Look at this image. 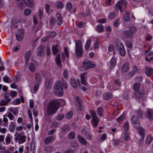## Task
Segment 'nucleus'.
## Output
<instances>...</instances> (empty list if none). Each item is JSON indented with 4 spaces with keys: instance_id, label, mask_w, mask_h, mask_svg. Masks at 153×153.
Returning a JSON list of instances; mask_svg holds the SVG:
<instances>
[{
    "instance_id": "dca6fc26",
    "label": "nucleus",
    "mask_w": 153,
    "mask_h": 153,
    "mask_svg": "<svg viewBox=\"0 0 153 153\" xmlns=\"http://www.w3.org/2000/svg\"><path fill=\"white\" fill-rule=\"evenodd\" d=\"M103 97L105 100H108L112 98L113 96L111 93L106 92L103 94Z\"/></svg>"
},
{
    "instance_id": "de8ad7c7",
    "label": "nucleus",
    "mask_w": 153,
    "mask_h": 153,
    "mask_svg": "<svg viewBox=\"0 0 153 153\" xmlns=\"http://www.w3.org/2000/svg\"><path fill=\"white\" fill-rule=\"evenodd\" d=\"M73 112L72 111H70L68 112L66 115V117L70 119L73 116Z\"/></svg>"
},
{
    "instance_id": "e2e57ef3",
    "label": "nucleus",
    "mask_w": 153,
    "mask_h": 153,
    "mask_svg": "<svg viewBox=\"0 0 153 153\" xmlns=\"http://www.w3.org/2000/svg\"><path fill=\"white\" fill-rule=\"evenodd\" d=\"M100 42L98 41L97 39H96L95 40V44L94 45V47L95 48H97L98 49L99 48V44Z\"/></svg>"
},
{
    "instance_id": "c756f323",
    "label": "nucleus",
    "mask_w": 153,
    "mask_h": 153,
    "mask_svg": "<svg viewBox=\"0 0 153 153\" xmlns=\"http://www.w3.org/2000/svg\"><path fill=\"white\" fill-rule=\"evenodd\" d=\"M55 7L58 8L62 9L63 6V4L61 1H57L55 3Z\"/></svg>"
},
{
    "instance_id": "a878e982",
    "label": "nucleus",
    "mask_w": 153,
    "mask_h": 153,
    "mask_svg": "<svg viewBox=\"0 0 153 153\" xmlns=\"http://www.w3.org/2000/svg\"><path fill=\"white\" fill-rule=\"evenodd\" d=\"M137 129L139 130V133L142 136V139L143 140L144 137V129L141 127L140 126L139 128Z\"/></svg>"
},
{
    "instance_id": "0e129e2a",
    "label": "nucleus",
    "mask_w": 153,
    "mask_h": 153,
    "mask_svg": "<svg viewBox=\"0 0 153 153\" xmlns=\"http://www.w3.org/2000/svg\"><path fill=\"white\" fill-rule=\"evenodd\" d=\"M115 14L114 13H111L109 14L108 18L110 19H112L115 17Z\"/></svg>"
},
{
    "instance_id": "a211bd4d",
    "label": "nucleus",
    "mask_w": 153,
    "mask_h": 153,
    "mask_svg": "<svg viewBox=\"0 0 153 153\" xmlns=\"http://www.w3.org/2000/svg\"><path fill=\"white\" fill-rule=\"evenodd\" d=\"M57 18V22L58 25H61L62 22V19L61 15L59 13H57L56 16Z\"/></svg>"
},
{
    "instance_id": "9d476101",
    "label": "nucleus",
    "mask_w": 153,
    "mask_h": 153,
    "mask_svg": "<svg viewBox=\"0 0 153 153\" xmlns=\"http://www.w3.org/2000/svg\"><path fill=\"white\" fill-rule=\"evenodd\" d=\"M58 47L59 45H58L53 46L52 47V50L53 54L55 55L56 54V57H60V54L59 53Z\"/></svg>"
},
{
    "instance_id": "7ed1b4c3",
    "label": "nucleus",
    "mask_w": 153,
    "mask_h": 153,
    "mask_svg": "<svg viewBox=\"0 0 153 153\" xmlns=\"http://www.w3.org/2000/svg\"><path fill=\"white\" fill-rule=\"evenodd\" d=\"M62 84L60 82H57L55 85L54 91L55 94L57 96L60 97L63 95V88L62 85Z\"/></svg>"
},
{
    "instance_id": "c03bdc74",
    "label": "nucleus",
    "mask_w": 153,
    "mask_h": 153,
    "mask_svg": "<svg viewBox=\"0 0 153 153\" xmlns=\"http://www.w3.org/2000/svg\"><path fill=\"white\" fill-rule=\"evenodd\" d=\"M129 126V124L128 122V121L126 122L124 124V129L126 131H127L128 130Z\"/></svg>"
},
{
    "instance_id": "5fc2aeb1",
    "label": "nucleus",
    "mask_w": 153,
    "mask_h": 153,
    "mask_svg": "<svg viewBox=\"0 0 153 153\" xmlns=\"http://www.w3.org/2000/svg\"><path fill=\"white\" fill-rule=\"evenodd\" d=\"M129 138V136L128 133L126 131L125 132V135L124 137V138L126 141L128 140Z\"/></svg>"
},
{
    "instance_id": "7c9ffc66",
    "label": "nucleus",
    "mask_w": 153,
    "mask_h": 153,
    "mask_svg": "<svg viewBox=\"0 0 153 153\" xmlns=\"http://www.w3.org/2000/svg\"><path fill=\"white\" fill-rule=\"evenodd\" d=\"M92 121L93 126L94 127H96L99 122V119L98 118L93 119Z\"/></svg>"
},
{
    "instance_id": "4d7b16f0",
    "label": "nucleus",
    "mask_w": 153,
    "mask_h": 153,
    "mask_svg": "<svg viewBox=\"0 0 153 153\" xmlns=\"http://www.w3.org/2000/svg\"><path fill=\"white\" fill-rule=\"evenodd\" d=\"M32 53L30 51H27L25 54V57H29L31 56Z\"/></svg>"
},
{
    "instance_id": "49530a36",
    "label": "nucleus",
    "mask_w": 153,
    "mask_h": 153,
    "mask_svg": "<svg viewBox=\"0 0 153 153\" xmlns=\"http://www.w3.org/2000/svg\"><path fill=\"white\" fill-rule=\"evenodd\" d=\"M117 60L116 58H112L111 60L110 63L111 65L115 66Z\"/></svg>"
},
{
    "instance_id": "69168bd1",
    "label": "nucleus",
    "mask_w": 153,
    "mask_h": 153,
    "mask_svg": "<svg viewBox=\"0 0 153 153\" xmlns=\"http://www.w3.org/2000/svg\"><path fill=\"white\" fill-rule=\"evenodd\" d=\"M63 83H62L63 86V87L65 89H67L68 88V85L67 82L65 81H64V79H63Z\"/></svg>"
},
{
    "instance_id": "393cba45",
    "label": "nucleus",
    "mask_w": 153,
    "mask_h": 153,
    "mask_svg": "<svg viewBox=\"0 0 153 153\" xmlns=\"http://www.w3.org/2000/svg\"><path fill=\"white\" fill-rule=\"evenodd\" d=\"M78 138L80 143L84 144V145H86V144L87 141L80 135H78Z\"/></svg>"
},
{
    "instance_id": "b1692460",
    "label": "nucleus",
    "mask_w": 153,
    "mask_h": 153,
    "mask_svg": "<svg viewBox=\"0 0 153 153\" xmlns=\"http://www.w3.org/2000/svg\"><path fill=\"white\" fill-rule=\"evenodd\" d=\"M64 51V52L62 53L61 54L62 57H65V56L67 57H68L69 55L67 48L66 47H65Z\"/></svg>"
},
{
    "instance_id": "bb28decb",
    "label": "nucleus",
    "mask_w": 153,
    "mask_h": 153,
    "mask_svg": "<svg viewBox=\"0 0 153 153\" xmlns=\"http://www.w3.org/2000/svg\"><path fill=\"white\" fill-rule=\"evenodd\" d=\"M125 13L124 14V19L125 21L128 22L130 19V17L129 15V12L128 11L125 10Z\"/></svg>"
},
{
    "instance_id": "9b49d317",
    "label": "nucleus",
    "mask_w": 153,
    "mask_h": 153,
    "mask_svg": "<svg viewBox=\"0 0 153 153\" xmlns=\"http://www.w3.org/2000/svg\"><path fill=\"white\" fill-rule=\"evenodd\" d=\"M145 116L147 118H148L151 121L153 120V111L150 109H148L145 114Z\"/></svg>"
},
{
    "instance_id": "052dcab7",
    "label": "nucleus",
    "mask_w": 153,
    "mask_h": 153,
    "mask_svg": "<svg viewBox=\"0 0 153 153\" xmlns=\"http://www.w3.org/2000/svg\"><path fill=\"white\" fill-rule=\"evenodd\" d=\"M113 145L114 146H116L119 145L120 143V141L119 140H113Z\"/></svg>"
},
{
    "instance_id": "5701e85b",
    "label": "nucleus",
    "mask_w": 153,
    "mask_h": 153,
    "mask_svg": "<svg viewBox=\"0 0 153 153\" xmlns=\"http://www.w3.org/2000/svg\"><path fill=\"white\" fill-rule=\"evenodd\" d=\"M25 4L28 7H32L33 5L32 0H24Z\"/></svg>"
},
{
    "instance_id": "ea45409f",
    "label": "nucleus",
    "mask_w": 153,
    "mask_h": 153,
    "mask_svg": "<svg viewBox=\"0 0 153 153\" xmlns=\"http://www.w3.org/2000/svg\"><path fill=\"white\" fill-rule=\"evenodd\" d=\"M29 69L32 72H34L35 67L34 64L32 62L30 63L29 65Z\"/></svg>"
},
{
    "instance_id": "4be33fe9",
    "label": "nucleus",
    "mask_w": 153,
    "mask_h": 153,
    "mask_svg": "<svg viewBox=\"0 0 153 153\" xmlns=\"http://www.w3.org/2000/svg\"><path fill=\"white\" fill-rule=\"evenodd\" d=\"M138 72V69L136 66H134L133 67V70L128 73V75L130 77H132L134 75L135 73Z\"/></svg>"
},
{
    "instance_id": "2eb2a0df",
    "label": "nucleus",
    "mask_w": 153,
    "mask_h": 153,
    "mask_svg": "<svg viewBox=\"0 0 153 153\" xmlns=\"http://www.w3.org/2000/svg\"><path fill=\"white\" fill-rule=\"evenodd\" d=\"M71 85L74 88L76 89L78 86V84L76 81L73 78H71L70 79Z\"/></svg>"
},
{
    "instance_id": "bf43d9fd",
    "label": "nucleus",
    "mask_w": 153,
    "mask_h": 153,
    "mask_svg": "<svg viewBox=\"0 0 153 153\" xmlns=\"http://www.w3.org/2000/svg\"><path fill=\"white\" fill-rule=\"evenodd\" d=\"M63 76L65 79L68 78V71L67 70L64 71L63 73Z\"/></svg>"
},
{
    "instance_id": "3c124183",
    "label": "nucleus",
    "mask_w": 153,
    "mask_h": 153,
    "mask_svg": "<svg viewBox=\"0 0 153 153\" xmlns=\"http://www.w3.org/2000/svg\"><path fill=\"white\" fill-rule=\"evenodd\" d=\"M72 7V4L70 2H68L66 6V8L67 10H70Z\"/></svg>"
},
{
    "instance_id": "680f3d73",
    "label": "nucleus",
    "mask_w": 153,
    "mask_h": 153,
    "mask_svg": "<svg viewBox=\"0 0 153 153\" xmlns=\"http://www.w3.org/2000/svg\"><path fill=\"white\" fill-rule=\"evenodd\" d=\"M123 97L125 99H128L129 97V94L127 92H125L123 94Z\"/></svg>"
},
{
    "instance_id": "774afa93",
    "label": "nucleus",
    "mask_w": 153,
    "mask_h": 153,
    "mask_svg": "<svg viewBox=\"0 0 153 153\" xmlns=\"http://www.w3.org/2000/svg\"><path fill=\"white\" fill-rule=\"evenodd\" d=\"M3 81L6 82H8L9 81V78L6 75L4 76L3 78Z\"/></svg>"
},
{
    "instance_id": "a18cd8bd",
    "label": "nucleus",
    "mask_w": 153,
    "mask_h": 153,
    "mask_svg": "<svg viewBox=\"0 0 153 153\" xmlns=\"http://www.w3.org/2000/svg\"><path fill=\"white\" fill-rule=\"evenodd\" d=\"M83 134L85 135L86 138L89 140H90L91 139L92 137L91 135L88 134L87 132H85Z\"/></svg>"
},
{
    "instance_id": "f03ea898",
    "label": "nucleus",
    "mask_w": 153,
    "mask_h": 153,
    "mask_svg": "<svg viewBox=\"0 0 153 153\" xmlns=\"http://www.w3.org/2000/svg\"><path fill=\"white\" fill-rule=\"evenodd\" d=\"M127 6V2L125 0L119 1L114 7L115 10L119 9L120 12H123Z\"/></svg>"
},
{
    "instance_id": "13d9d810",
    "label": "nucleus",
    "mask_w": 153,
    "mask_h": 153,
    "mask_svg": "<svg viewBox=\"0 0 153 153\" xmlns=\"http://www.w3.org/2000/svg\"><path fill=\"white\" fill-rule=\"evenodd\" d=\"M130 31H131L133 34V33H135L136 31V27L134 26H132L130 27Z\"/></svg>"
},
{
    "instance_id": "f3484780",
    "label": "nucleus",
    "mask_w": 153,
    "mask_h": 153,
    "mask_svg": "<svg viewBox=\"0 0 153 153\" xmlns=\"http://www.w3.org/2000/svg\"><path fill=\"white\" fill-rule=\"evenodd\" d=\"M144 93L143 90H140L139 92H135L134 96L137 98H140L144 95Z\"/></svg>"
},
{
    "instance_id": "8fccbe9b",
    "label": "nucleus",
    "mask_w": 153,
    "mask_h": 153,
    "mask_svg": "<svg viewBox=\"0 0 153 153\" xmlns=\"http://www.w3.org/2000/svg\"><path fill=\"white\" fill-rule=\"evenodd\" d=\"M50 6L48 4H47L45 5V9L48 13H51V11H52V10L50 9Z\"/></svg>"
},
{
    "instance_id": "09e8293b",
    "label": "nucleus",
    "mask_w": 153,
    "mask_h": 153,
    "mask_svg": "<svg viewBox=\"0 0 153 153\" xmlns=\"http://www.w3.org/2000/svg\"><path fill=\"white\" fill-rule=\"evenodd\" d=\"M143 77L141 76H136L134 78V80L137 82H140L142 79Z\"/></svg>"
},
{
    "instance_id": "37998d69",
    "label": "nucleus",
    "mask_w": 153,
    "mask_h": 153,
    "mask_svg": "<svg viewBox=\"0 0 153 153\" xmlns=\"http://www.w3.org/2000/svg\"><path fill=\"white\" fill-rule=\"evenodd\" d=\"M125 119V115L124 114H122L117 120V121L120 122L124 120Z\"/></svg>"
},
{
    "instance_id": "1a4fd4ad",
    "label": "nucleus",
    "mask_w": 153,
    "mask_h": 153,
    "mask_svg": "<svg viewBox=\"0 0 153 153\" xmlns=\"http://www.w3.org/2000/svg\"><path fill=\"white\" fill-rule=\"evenodd\" d=\"M25 32L22 29L18 30L16 33V36L17 40L18 41L21 40L24 35Z\"/></svg>"
},
{
    "instance_id": "cd10ccee",
    "label": "nucleus",
    "mask_w": 153,
    "mask_h": 153,
    "mask_svg": "<svg viewBox=\"0 0 153 153\" xmlns=\"http://www.w3.org/2000/svg\"><path fill=\"white\" fill-rule=\"evenodd\" d=\"M70 130V127L69 126L66 125L64 126L62 129V134L65 133L66 132H68Z\"/></svg>"
},
{
    "instance_id": "6ab92c4d",
    "label": "nucleus",
    "mask_w": 153,
    "mask_h": 153,
    "mask_svg": "<svg viewBox=\"0 0 153 153\" xmlns=\"http://www.w3.org/2000/svg\"><path fill=\"white\" fill-rule=\"evenodd\" d=\"M86 73H84L80 75L81 78V83L85 85H87V83L85 82V76H86Z\"/></svg>"
},
{
    "instance_id": "6e6d98bb",
    "label": "nucleus",
    "mask_w": 153,
    "mask_h": 153,
    "mask_svg": "<svg viewBox=\"0 0 153 153\" xmlns=\"http://www.w3.org/2000/svg\"><path fill=\"white\" fill-rule=\"evenodd\" d=\"M92 117L93 119L96 118H97V116L96 113L95 112H94L93 111H90Z\"/></svg>"
},
{
    "instance_id": "79ce46f5",
    "label": "nucleus",
    "mask_w": 153,
    "mask_h": 153,
    "mask_svg": "<svg viewBox=\"0 0 153 153\" xmlns=\"http://www.w3.org/2000/svg\"><path fill=\"white\" fill-rule=\"evenodd\" d=\"M97 30L99 32H101L103 31V26L102 24H100L97 26Z\"/></svg>"
},
{
    "instance_id": "f704fd0d",
    "label": "nucleus",
    "mask_w": 153,
    "mask_h": 153,
    "mask_svg": "<svg viewBox=\"0 0 153 153\" xmlns=\"http://www.w3.org/2000/svg\"><path fill=\"white\" fill-rule=\"evenodd\" d=\"M140 86V84L139 83H135L133 85V89L135 91H137L139 89Z\"/></svg>"
},
{
    "instance_id": "423d86ee",
    "label": "nucleus",
    "mask_w": 153,
    "mask_h": 153,
    "mask_svg": "<svg viewBox=\"0 0 153 153\" xmlns=\"http://www.w3.org/2000/svg\"><path fill=\"white\" fill-rule=\"evenodd\" d=\"M96 66V64L94 62L86 59H84L82 63V66L85 70L94 68Z\"/></svg>"
},
{
    "instance_id": "f257e3e1",
    "label": "nucleus",
    "mask_w": 153,
    "mask_h": 153,
    "mask_svg": "<svg viewBox=\"0 0 153 153\" xmlns=\"http://www.w3.org/2000/svg\"><path fill=\"white\" fill-rule=\"evenodd\" d=\"M60 104V102L57 100H53L50 101L47 107L48 114L50 115L55 113L59 107Z\"/></svg>"
},
{
    "instance_id": "f8f14e48",
    "label": "nucleus",
    "mask_w": 153,
    "mask_h": 153,
    "mask_svg": "<svg viewBox=\"0 0 153 153\" xmlns=\"http://www.w3.org/2000/svg\"><path fill=\"white\" fill-rule=\"evenodd\" d=\"M44 46L43 45L40 46L38 48L37 55L41 57L43 56L44 54Z\"/></svg>"
},
{
    "instance_id": "603ef678",
    "label": "nucleus",
    "mask_w": 153,
    "mask_h": 153,
    "mask_svg": "<svg viewBox=\"0 0 153 153\" xmlns=\"http://www.w3.org/2000/svg\"><path fill=\"white\" fill-rule=\"evenodd\" d=\"M69 138L71 139H73L75 138V134L74 132H71L68 134Z\"/></svg>"
},
{
    "instance_id": "c9c22d12",
    "label": "nucleus",
    "mask_w": 153,
    "mask_h": 153,
    "mask_svg": "<svg viewBox=\"0 0 153 153\" xmlns=\"http://www.w3.org/2000/svg\"><path fill=\"white\" fill-rule=\"evenodd\" d=\"M91 42V40L90 39H89L87 41L86 43L85 46V48L86 50L88 49Z\"/></svg>"
},
{
    "instance_id": "c85d7f7f",
    "label": "nucleus",
    "mask_w": 153,
    "mask_h": 153,
    "mask_svg": "<svg viewBox=\"0 0 153 153\" xmlns=\"http://www.w3.org/2000/svg\"><path fill=\"white\" fill-rule=\"evenodd\" d=\"M15 123L13 122H11L9 127V129L11 132H13L15 129Z\"/></svg>"
},
{
    "instance_id": "6e6552de",
    "label": "nucleus",
    "mask_w": 153,
    "mask_h": 153,
    "mask_svg": "<svg viewBox=\"0 0 153 153\" xmlns=\"http://www.w3.org/2000/svg\"><path fill=\"white\" fill-rule=\"evenodd\" d=\"M131 123L133 126L136 129L139 128L140 126V122L138 117L134 115L131 118Z\"/></svg>"
},
{
    "instance_id": "473e14b6",
    "label": "nucleus",
    "mask_w": 153,
    "mask_h": 153,
    "mask_svg": "<svg viewBox=\"0 0 153 153\" xmlns=\"http://www.w3.org/2000/svg\"><path fill=\"white\" fill-rule=\"evenodd\" d=\"M17 8L20 10H22L25 7L24 5L22 2H18L17 3Z\"/></svg>"
},
{
    "instance_id": "864d4df0",
    "label": "nucleus",
    "mask_w": 153,
    "mask_h": 153,
    "mask_svg": "<svg viewBox=\"0 0 153 153\" xmlns=\"http://www.w3.org/2000/svg\"><path fill=\"white\" fill-rule=\"evenodd\" d=\"M75 152L74 150L68 148L65 151V153H75Z\"/></svg>"
},
{
    "instance_id": "aec40b11",
    "label": "nucleus",
    "mask_w": 153,
    "mask_h": 153,
    "mask_svg": "<svg viewBox=\"0 0 153 153\" xmlns=\"http://www.w3.org/2000/svg\"><path fill=\"white\" fill-rule=\"evenodd\" d=\"M146 75L148 77H149L153 74V70L152 68L150 67L146 68Z\"/></svg>"
},
{
    "instance_id": "412c9836",
    "label": "nucleus",
    "mask_w": 153,
    "mask_h": 153,
    "mask_svg": "<svg viewBox=\"0 0 153 153\" xmlns=\"http://www.w3.org/2000/svg\"><path fill=\"white\" fill-rule=\"evenodd\" d=\"M153 139V138L152 135L150 134L148 135L146 137L145 141V143L147 145H149L150 144L151 142Z\"/></svg>"
},
{
    "instance_id": "338daca9",
    "label": "nucleus",
    "mask_w": 153,
    "mask_h": 153,
    "mask_svg": "<svg viewBox=\"0 0 153 153\" xmlns=\"http://www.w3.org/2000/svg\"><path fill=\"white\" fill-rule=\"evenodd\" d=\"M64 117V116L63 115H58L56 118V120H60L62 119H63Z\"/></svg>"
},
{
    "instance_id": "4468645a",
    "label": "nucleus",
    "mask_w": 153,
    "mask_h": 153,
    "mask_svg": "<svg viewBox=\"0 0 153 153\" xmlns=\"http://www.w3.org/2000/svg\"><path fill=\"white\" fill-rule=\"evenodd\" d=\"M124 36L127 38H130L132 37L133 34L129 30L125 31L123 33Z\"/></svg>"
},
{
    "instance_id": "0eeeda50",
    "label": "nucleus",
    "mask_w": 153,
    "mask_h": 153,
    "mask_svg": "<svg viewBox=\"0 0 153 153\" xmlns=\"http://www.w3.org/2000/svg\"><path fill=\"white\" fill-rule=\"evenodd\" d=\"M116 45L120 54L122 56H124L126 54V51L123 45L118 41L116 43Z\"/></svg>"
},
{
    "instance_id": "a19ab883",
    "label": "nucleus",
    "mask_w": 153,
    "mask_h": 153,
    "mask_svg": "<svg viewBox=\"0 0 153 153\" xmlns=\"http://www.w3.org/2000/svg\"><path fill=\"white\" fill-rule=\"evenodd\" d=\"M50 85V81L48 77H46L45 80V87L46 88L49 87Z\"/></svg>"
},
{
    "instance_id": "e433bc0d",
    "label": "nucleus",
    "mask_w": 153,
    "mask_h": 153,
    "mask_svg": "<svg viewBox=\"0 0 153 153\" xmlns=\"http://www.w3.org/2000/svg\"><path fill=\"white\" fill-rule=\"evenodd\" d=\"M31 13V10L28 8L25 9L24 12V14L25 16H27L30 14Z\"/></svg>"
},
{
    "instance_id": "58836bf2",
    "label": "nucleus",
    "mask_w": 153,
    "mask_h": 153,
    "mask_svg": "<svg viewBox=\"0 0 153 153\" xmlns=\"http://www.w3.org/2000/svg\"><path fill=\"white\" fill-rule=\"evenodd\" d=\"M103 109L101 107H99L97 110V113L100 116L102 117L103 115L102 112Z\"/></svg>"
},
{
    "instance_id": "ddd939ff",
    "label": "nucleus",
    "mask_w": 153,
    "mask_h": 153,
    "mask_svg": "<svg viewBox=\"0 0 153 153\" xmlns=\"http://www.w3.org/2000/svg\"><path fill=\"white\" fill-rule=\"evenodd\" d=\"M129 68L130 65L129 63L126 62L122 66V71L123 73H125L129 70Z\"/></svg>"
},
{
    "instance_id": "20e7f679",
    "label": "nucleus",
    "mask_w": 153,
    "mask_h": 153,
    "mask_svg": "<svg viewBox=\"0 0 153 153\" xmlns=\"http://www.w3.org/2000/svg\"><path fill=\"white\" fill-rule=\"evenodd\" d=\"M14 140L15 142H18L19 144L24 143L26 140V137L21 133L16 132L14 135Z\"/></svg>"
},
{
    "instance_id": "2f4dec72",
    "label": "nucleus",
    "mask_w": 153,
    "mask_h": 153,
    "mask_svg": "<svg viewBox=\"0 0 153 153\" xmlns=\"http://www.w3.org/2000/svg\"><path fill=\"white\" fill-rule=\"evenodd\" d=\"M55 60L57 65L59 67H61L62 61L60 58H55Z\"/></svg>"
},
{
    "instance_id": "72a5a7b5",
    "label": "nucleus",
    "mask_w": 153,
    "mask_h": 153,
    "mask_svg": "<svg viewBox=\"0 0 153 153\" xmlns=\"http://www.w3.org/2000/svg\"><path fill=\"white\" fill-rule=\"evenodd\" d=\"M53 140V137L52 136H51L49 137L46 138L45 141V143L46 144H48L52 141Z\"/></svg>"
},
{
    "instance_id": "4c0bfd02",
    "label": "nucleus",
    "mask_w": 153,
    "mask_h": 153,
    "mask_svg": "<svg viewBox=\"0 0 153 153\" xmlns=\"http://www.w3.org/2000/svg\"><path fill=\"white\" fill-rule=\"evenodd\" d=\"M35 78L36 81L38 82H40L41 80V76L39 73L35 74Z\"/></svg>"
},
{
    "instance_id": "39448f33",
    "label": "nucleus",
    "mask_w": 153,
    "mask_h": 153,
    "mask_svg": "<svg viewBox=\"0 0 153 153\" xmlns=\"http://www.w3.org/2000/svg\"><path fill=\"white\" fill-rule=\"evenodd\" d=\"M75 43L76 55L77 56H82L83 54V51L82 43L79 40L77 41H76Z\"/></svg>"
}]
</instances>
